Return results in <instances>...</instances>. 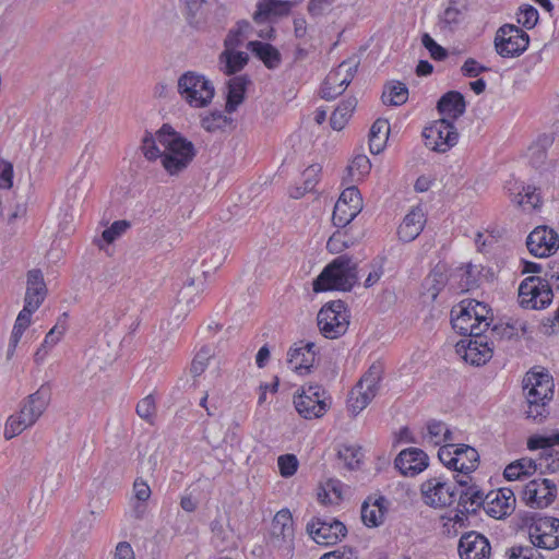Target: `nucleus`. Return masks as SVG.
Returning a JSON list of instances; mask_svg holds the SVG:
<instances>
[{
    "label": "nucleus",
    "instance_id": "obj_58",
    "mask_svg": "<svg viewBox=\"0 0 559 559\" xmlns=\"http://www.w3.org/2000/svg\"><path fill=\"white\" fill-rule=\"evenodd\" d=\"M539 19L538 11L531 4L520 7L518 13V22L526 29L533 28Z\"/></svg>",
    "mask_w": 559,
    "mask_h": 559
},
{
    "label": "nucleus",
    "instance_id": "obj_57",
    "mask_svg": "<svg viewBox=\"0 0 559 559\" xmlns=\"http://www.w3.org/2000/svg\"><path fill=\"white\" fill-rule=\"evenodd\" d=\"M456 447V444H444L440 447L438 451V457L440 462L449 469L459 472L457 464L460 462V457H457V455L455 454Z\"/></svg>",
    "mask_w": 559,
    "mask_h": 559
},
{
    "label": "nucleus",
    "instance_id": "obj_34",
    "mask_svg": "<svg viewBox=\"0 0 559 559\" xmlns=\"http://www.w3.org/2000/svg\"><path fill=\"white\" fill-rule=\"evenodd\" d=\"M248 55L242 51H236L235 48H226L219 55V69L226 75H233L241 71L248 63Z\"/></svg>",
    "mask_w": 559,
    "mask_h": 559
},
{
    "label": "nucleus",
    "instance_id": "obj_41",
    "mask_svg": "<svg viewBox=\"0 0 559 559\" xmlns=\"http://www.w3.org/2000/svg\"><path fill=\"white\" fill-rule=\"evenodd\" d=\"M356 106L357 99L355 97L344 99L331 115L330 124L332 129L337 131L342 130L350 118Z\"/></svg>",
    "mask_w": 559,
    "mask_h": 559
},
{
    "label": "nucleus",
    "instance_id": "obj_48",
    "mask_svg": "<svg viewBox=\"0 0 559 559\" xmlns=\"http://www.w3.org/2000/svg\"><path fill=\"white\" fill-rule=\"evenodd\" d=\"M460 274V288L462 290H471L478 287L479 283V271L476 265L467 263L459 269Z\"/></svg>",
    "mask_w": 559,
    "mask_h": 559
},
{
    "label": "nucleus",
    "instance_id": "obj_26",
    "mask_svg": "<svg viewBox=\"0 0 559 559\" xmlns=\"http://www.w3.org/2000/svg\"><path fill=\"white\" fill-rule=\"evenodd\" d=\"M468 11L466 0H450L439 16L440 28L448 32L456 31L465 21Z\"/></svg>",
    "mask_w": 559,
    "mask_h": 559
},
{
    "label": "nucleus",
    "instance_id": "obj_9",
    "mask_svg": "<svg viewBox=\"0 0 559 559\" xmlns=\"http://www.w3.org/2000/svg\"><path fill=\"white\" fill-rule=\"evenodd\" d=\"M359 61L349 58L329 72L321 86V97L325 100L335 99L350 84L358 70Z\"/></svg>",
    "mask_w": 559,
    "mask_h": 559
},
{
    "label": "nucleus",
    "instance_id": "obj_47",
    "mask_svg": "<svg viewBox=\"0 0 559 559\" xmlns=\"http://www.w3.org/2000/svg\"><path fill=\"white\" fill-rule=\"evenodd\" d=\"M233 119L219 110H214L201 119V126L209 132H215L230 124Z\"/></svg>",
    "mask_w": 559,
    "mask_h": 559
},
{
    "label": "nucleus",
    "instance_id": "obj_35",
    "mask_svg": "<svg viewBox=\"0 0 559 559\" xmlns=\"http://www.w3.org/2000/svg\"><path fill=\"white\" fill-rule=\"evenodd\" d=\"M27 549L26 535L16 532L2 543L0 559H23Z\"/></svg>",
    "mask_w": 559,
    "mask_h": 559
},
{
    "label": "nucleus",
    "instance_id": "obj_20",
    "mask_svg": "<svg viewBox=\"0 0 559 559\" xmlns=\"http://www.w3.org/2000/svg\"><path fill=\"white\" fill-rule=\"evenodd\" d=\"M490 543L483 534L471 531L463 534L459 542L461 559H489Z\"/></svg>",
    "mask_w": 559,
    "mask_h": 559
},
{
    "label": "nucleus",
    "instance_id": "obj_7",
    "mask_svg": "<svg viewBox=\"0 0 559 559\" xmlns=\"http://www.w3.org/2000/svg\"><path fill=\"white\" fill-rule=\"evenodd\" d=\"M294 538L293 515L288 509H282L272 520L270 544L281 556L290 559L295 550Z\"/></svg>",
    "mask_w": 559,
    "mask_h": 559
},
{
    "label": "nucleus",
    "instance_id": "obj_21",
    "mask_svg": "<svg viewBox=\"0 0 559 559\" xmlns=\"http://www.w3.org/2000/svg\"><path fill=\"white\" fill-rule=\"evenodd\" d=\"M47 292L43 272L39 269L29 270L23 309L34 313L44 302Z\"/></svg>",
    "mask_w": 559,
    "mask_h": 559
},
{
    "label": "nucleus",
    "instance_id": "obj_24",
    "mask_svg": "<svg viewBox=\"0 0 559 559\" xmlns=\"http://www.w3.org/2000/svg\"><path fill=\"white\" fill-rule=\"evenodd\" d=\"M316 344L313 342L300 341L295 343L287 353V362L300 374H308L316 357Z\"/></svg>",
    "mask_w": 559,
    "mask_h": 559
},
{
    "label": "nucleus",
    "instance_id": "obj_40",
    "mask_svg": "<svg viewBox=\"0 0 559 559\" xmlns=\"http://www.w3.org/2000/svg\"><path fill=\"white\" fill-rule=\"evenodd\" d=\"M32 314L33 312L24 309H22L17 314L8 346L7 356L9 359L14 355L15 348L21 341L23 333L29 326L32 322Z\"/></svg>",
    "mask_w": 559,
    "mask_h": 559
},
{
    "label": "nucleus",
    "instance_id": "obj_10",
    "mask_svg": "<svg viewBox=\"0 0 559 559\" xmlns=\"http://www.w3.org/2000/svg\"><path fill=\"white\" fill-rule=\"evenodd\" d=\"M381 368L372 365L352 390L348 399V409L357 415L374 399L379 391Z\"/></svg>",
    "mask_w": 559,
    "mask_h": 559
},
{
    "label": "nucleus",
    "instance_id": "obj_55",
    "mask_svg": "<svg viewBox=\"0 0 559 559\" xmlns=\"http://www.w3.org/2000/svg\"><path fill=\"white\" fill-rule=\"evenodd\" d=\"M353 243L346 231L337 230L329 238L326 248L331 253H340Z\"/></svg>",
    "mask_w": 559,
    "mask_h": 559
},
{
    "label": "nucleus",
    "instance_id": "obj_28",
    "mask_svg": "<svg viewBox=\"0 0 559 559\" xmlns=\"http://www.w3.org/2000/svg\"><path fill=\"white\" fill-rule=\"evenodd\" d=\"M476 321L473 319V311L469 309L468 300L461 301L456 307L451 310V324L452 328L461 335L468 336L474 332H481L474 330Z\"/></svg>",
    "mask_w": 559,
    "mask_h": 559
},
{
    "label": "nucleus",
    "instance_id": "obj_61",
    "mask_svg": "<svg viewBox=\"0 0 559 559\" xmlns=\"http://www.w3.org/2000/svg\"><path fill=\"white\" fill-rule=\"evenodd\" d=\"M421 43L424 47L429 51L432 59L437 61H442L448 57V51L437 44L429 34L425 33L421 37Z\"/></svg>",
    "mask_w": 559,
    "mask_h": 559
},
{
    "label": "nucleus",
    "instance_id": "obj_18",
    "mask_svg": "<svg viewBox=\"0 0 559 559\" xmlns=\"http://www.w3.org/2000/svg\"><path fill=\"white\" fill-rule=\"evenodd\" d=\"M556 496L557 486L547 478L533 479L523 489V500L532 508L548 507Z\"/></svg>",
    "mask_w": 559,
    "mask_h": 559
},
{
    "label": "nucleus",
    "instance_id": "obj_15",
    "mask_svg": "<svg viewBox=\"0 0 559 559\" xmlns=\"http://www.w3.org/2000/svg\"><path fill=\"white\" fill-rule=\"evenodd\" d=\"M420 493L424 502L435 509L449 507L456 499L455 490L442 475L425 480L420 485Z\"/></svg>",
    "mask_w": 559,
    "mask_h": 559
},
{
    "label": "nucleus",
    "instance_id": "obj_39",
    "mask_svg": "<svg viewBox=\"0 0 559 559\" xmlns=\"http://www.w3.org/2000/svg\"><path fill=\"white\" fill-rule=\"evenodd\" d=\"M455 454L460 457V462L457 464L459 473L471 474L477 468L479 454L473 447L467 444H457L455 448Z\"/></svg>",
    "mask_w": 559,
    "mask_h": 559
},
{
    "label": "nucleus",
    "instance_id": "obj_45",
    "mask_svg": "<svg viewBox=\"0 0 559 559\" xmlns=\"http://www.w3.org/2000/svg\"><path fill=\"white\" fill-rule=\"evenodd\" d=\"M536 471L540 474L554 473L559 469V447L552 451L540 452L539 457L534 460Z\"/></svg>",
    "mask_w": 559,
    "mask_h": 559
},
{
    "label": "nucleus",
    "instance_id": "obj_1",
    "mask_svg": "<svg viewBox=\"0 0 559 559\" xmlns=\"http://www.w3.org/2000/svg\"><path fill=\"white\" fill-rule=\"evenodd\" d=\"M51 399V390L48 384L29 394L22 403L19 413L11 415L5 424L4 438L10 440L25 429L32 427L48 407Z\"/></svg>",
    "mask_w": 559,
    "mask_h": 559
},
{
    "label": "nucleus",
    "instance_id": "obj_5",
    "mask_svg": "<svg viewBox=\"0 0 559 559\" xmlns=\"http://www.w3.org/2000/svg\"><path fill=\"white\" fill-rule=\"evenodd\" d=\"M552 298L554 293L547 278L533 275L520 284L519 304L524 309H545L552 302Z\"/></svg>",
    "mask_w": 559,
    "mask_h": 559
},
{
    "label": "nucleus",
    "instance_id": "obj_13",
    "mask_svg": "<svg viewBox=\"0 0 559 559\" xmlns=\"http://www.w3.org/2000/svg\"><path fill=\"white\" fill-rule=\"evenodd\" d=\"M457 353L463 352V358L473 366H481L490 360L493 353V342L486 332H474L468 338L456 344Z\"/></svg>",
    "mask_w": 559,
    "mask_h": 559
},
{
    "label": "nucleus",
    "instance_id": "obj_30",
    "mask_svg": "<svg viewBox=\"0 0 559 559\" xmlns=\"http://www.w3.org/2000/svg\"><path fill=\"white\" fill-rule=\"evenodd\" d=\"M368 498L361 506V521L368 527H378L384 520L386 514V499L380 496L370 503Z\"/></svg>",
    "mask_w": 559,
    "mask_h": 559
},
{
    "label": "nucleus",
    "instance_id": "obj_19",
    "mask_svg": "<svg viewBox=\"0 0 559 559\" xmlns=\"http://www.w3.org/2000/svg\"><path fill=\"white\" fill-rule=\"evenodd\" d=\"M526 246L533 255L544 258L558 250L559 236L547 226H537L527 236Z\"/></svg>",
    "mask_w": 559,
    "mask_h": 559
},
{
    "label": "nucleus",
    "instance_id": "obj_31",
    "mask_svg": "<svg viewBox=\"0 0 559 559\" xmlns=\"http://www.w3.org/2000/svg\"><path fill=\"white\" fill-rule=\"evenodd\" d=\"M486 495L477 485L461 489L457 499L459 512L463 515L474 514L486 503Z\"/></svg>",
    "mask_w": 559,
    "mask_h": 559
},
{
    "label": "nucleus",
    "instance_id": "obj_14",
    "mask_svg": "<svg viewBox=\"0 0 559 559\" xmlns=\"http://www.w3.org/2000/svg\"><path fill=\"white\" fill-rule=\"evenodd\" d=\"M306 531L317 544L324 546L337 544L347 534L345 524L331 518H313Z\"/></svg>",
    "mask_w": 559,
    "mask_h": 559
},
{
    "label": "nucleus",
    "instance_id": "obj_60",
    "mask_svg": "<svg viewBox=\"0 0 559 559\" xmlns=\"http://www.w3.org/2000/svg\"><path fill=\"white\" fill-rule=\"evenodd\" d=\"M277 465L283 477H290L297 472L298 460L294 454H283L278 456Z\"/></svg>",
    "mask_w": 559,
    "mask_h": 559
},
{
    "label": "nucleus",
    "instance_id": "obj_54",
    "mask_svg": "<svg viewBox=\"0 0 559 559\" xmlns=\"http://www.w3.org/2000/svg\"><path fill=\"white\" fill-rule=\"evenodd\" d=\"M213 353L209 346L202 347L198 354L194 356L190 371L194 377H198L204 372L206 369L210 359L212 358Z\"/></svg>",
    "mask_w": 559,
    "mask_h": 559
},
{
    "label": "nucleus",
    "instance_id": "obj_63",
    "mask_svg": "<svg viewBox=\"0 0 559 559\" xmlns=\"http://www.w3.org/2000/svg\"><path fill=\"white\" fill-rule=\"evenodd\" d=\"M130 223L127 221H116L110 227L106 228L102 237L107 243H112L118 237H120L128 228Z\"/></svg>",
    "mask_w": 559,
    "mask_h": 559
},
{
    "label": "nucleus",
    "instance_id": "obj_36",
    "mask_svg": "<svg viewBox=\"0 0 559 559\" xmlns=\"http://www.w3.org/2000/svg\"><path fill=\"white\" fill-rule=\"evenodd\" d=\"M507 189L512 195V201L519 205L528 204L535 209L539 202V195L536 193V188L527 186L525 187L522 182H508Z\"/></svg>",
    "mask_w": 559,
    "mask_h": 559
},
{
    "label": "nucleus",
    "instance_id": "obj_43",
    "mask_svg": "<svg viewBox=\"0 0 559 559\" xmlns=\"http://www.w3.org/2000/svg\"><path fill=\"white\" fill-rule=\"evenodd\" d=\"M469 309L473 311V319L476 321L474 330L487 332L490 325L491 317L489 316L491 309L487 304L477 300H468Z\"/></svg>",
    "mask_w": 559,
    "mask_h": 559
},
{
    "label": "nucleus",
    "instance_id": "obj_29",
    "mask_svg": "<svg viewBox=\"0 0 559 559\" xmlns=\"http://www.w3.org/2000/svg\"><path fill=\"white\" fill-rule=\"evenodd\" d=\"M438 111L452 122L461 117L466 110L464 96L457 91L447 92L437 104Z\"/></svg>",
    "mask_w": 559,
    "mask_h": 559
},
{
    "label": "nucleus",
    "instance_id": "obj_17",
    "mask_svg": "<svg viewBox=\"0 0 559 559\" xmlns=\"http://www.w3.org/2000/svg\"><path fill=\"white\" fill-rule=\"evenodd\" d=\"M158 143L166 150L164 154L183 158L197 155L193 143L177 132L170 124H163L156 132Z\"/></svg>",
    "mask_w": 559,
    "mask_h": 559
},
{
    "label": "nucleus",
    "instance_id": "obj_62",
    "mask_svg": "<svg viewBox=\"0 0 559 559\" xmlns=\"http://www.w3.org/2000/svg\"><path fill=\"white\" fill-rule=\"evenodd\" d=\"M488 335L492 342L495 338L511 340L518 336V328L511 323L498 324L490 330Z\"/></svg>",
    "mask_w": 559,
    "mask_h": 559
},
{
    "label": "nucleus",
    "instance_id": "obj_3",
    "mask_svg": "<svg viewBox=\"0 0 559 559\" xmlns=\"http://www.w3.org/2000/svg\"><path fill=\"white\" fill-rule=\"evenodd\" d=\"M177 90L180 97L193 108L209 106L215 96L212 81L195 71L182 73L178 79Z\"/></svg>",
    "mask_w": 559,
    "mask_h": 559
},
{
    "label": "nucleus",
    "instance_id": "obj_52",
    "mask_svg": "<svg viewBox=\"0 0 559 559\" xmlns=\"http://www.w3.org/2000/svg\"><path fill=\"white\" fill-rule=\"evenodd\" d=\"M527 403V409L525 411L526 417L535 421H542L546 418L548 411V402L539 401L534 396H525Z\"/></svg>",
    "mask_w": 559,
    "mask_h": 559
},
{
    "label": "nucleus",
    "instance_id": "obj_27",
    "mask_svg": "<svg viewBox=\"0 0 559 559\" xmlns=\"http://www.w3.org/2000/svg\"><path fill=\"white\" fill-rule=\"evenodd\" d=\"M425 215L421 209H413L397 228V236L403 242L415 240L424 229Z\"/></svg>",
    "mask_w": 559,
    "mask_h": 559
},
{
    "label": "nucleus",
    "instance_id": "obj_8",
    "mask_svg": "<svg viewBox=\"0 0 559 559\" xmlns=\"http://www.w3.org/2000/svg\"><path fill=\"white\" fill-rule=\"evenodd\" d=\"M530 543L538 548L554 550L559 547V519L534 513L528 524Z\"/></svg>",
    "mask_w": 559,
    "mask_h": 559
},
{
    "label": "nucleus",
    "instance_id": "obj_51",
    "mask_svg": "<svg viewBox=\"0 0 559 559\" xmlns=\"http://www.w3.org/2000/svg\"><path fill=\"white\" fill-rule=\"evenodd\" d=\"M537 548L532 543L530 545H514L507 552L508 559H544Z\"/></svg>",
    "mask_w": 559,
    "mask_h": 559
},
{
    "label": "nucleus",
    "instance_id": "obj_46",
    "mask_svg": "<svg viewBox=\"0 0 559 559\" xmlns=\"http://www.w3.org/2000/svg\"><path fill=\"white\" fill-rule=\"evenodd\" d=\"M371 163L367 155L360 154L354 157L347 166V173L352 181H360L370 173Z\"/></svg>",
    "mask_w": 559,
    "mask_h": 559
},
{
    "label": "nucleus",
    "instance_id": "obj_4",
    "mask_svg": "<svg viewBox=\"0 0 559 559\" xmlns=\"http://www.w3.org/2000/svg\"><path fill=\"white\" fill-rule=\"evenodd\" d=\"M294 405L305 419L321 418L331 407V397L320 384H308L294 396Z\"/></svg>",
    "mask_w": 559,
    "mask_h": 559
},
{
    "label": "nucleus",
    "instance_id": "obj_50",
    "mask_svg": "<svg viewBox=\"0 0 559 559\" xmlns=\"http://www.w3.org/2000/svg\"><path fill=\"white\" fill-rule=\"evenodd\" d=\"M160 160L164 169L170 176H175L183 171L191 164L193 158L187 156H185L183 158H179L173 155L163 154Z\"/></svg>",
    "mask_w": 559,
    "mask_h": 559
},
{
    "label": "nucleus",
    "instance_id": "obj_12",
    "mask_svg": "<svg viewBox=\"0 0 559 559\" xmlns=\"http://www.w3.org/2000/svg\"><path fill=\"white\" fill-rule=\"evenodd\" d=\"M423 136L427 147L438 153H445L457 143L459 132L451 120L441 118L426 127Z\"/></svg>",
    "mask_w": 559,
    "mask_h": 559
},
{
    "label": "nucleus",
    "instance_id": "obj_42",
    "mask_svg": "<svg viewBox=\"0 0 559 559\" xmlns=\"http://www.w3.org/2000/svg\"><path fill=\"white\" fill-rule=\"evenodd\" d=\"M535 472V461L530 457H522L507 465L503 475L508 480H516L523 476H531Z\"/></svg>",
    "mask_w": 559,
    "mask_h": 559
},
{
    "label": "nucleus",
    "instance_id": "obj_11",
    "mask_svg": "<svg viewBox=\"0 0 559 559\" xmlns=\"http://www.w3.org/2000/svg\"><path fill=\"white\" fill-rule=\"evenodd\" d=\"M530 36L522 28L506 24L501 26L495 37V48L503 58H513L522 55L528 47Z\"/></svg>",
    "mask_w": 559,
    "mask_h": 559
},
{
    "label": "nucleus",
    "instance_id": "obj_44",
    "mask_svg": "<svg viewBox=\"0 0 559 559\" xmlns=\"http://www.w3.org/2000/svg\"><path fill=\"white\" fill-rule=\"evenodd\" d=\"M427 439L428 442L440 445L442 442L452 440V432L447 425L440 420H430L427 424Z\"/></svg>",
    "mask_w": 559,
    "mask_h": 559
},
{
    "label": "nucleus",
    "instance_id": "obj_25",
    "mask_svg": "<svg viewBox=\"0 0 559 559\" xmlns=\"http://www.w3.org/2000/svg\"><path fill=\"white\" fill-rule=\"evenodd\" d=\"M486 513L495 519H501L509 514L515 503V497L511 489L500 488L486 495Z\"/></svg>",
    "mask_w": 559,
    "mask_h": 559
},
{
    "label": "nucleus",
    "instance_id": "obj_6",
    "mask_svg": "<svg viewBox=\"0 0 559 559\" xmlns=\"http://www.w3.org/2000/svg\"><path fill=\"white\" fill-rule=\"evenodd\" d=\"M321 333L326 338H337L344 335L349 325V314L342 300L324 305L317 317Z\"/></svg>",
    "mask_w": 559,
    "mask_h": 559
},
{
    "label": "nucleus",
    "instance_id": "obj_49",
    "mask_svg": "<svg viewBox=\"0 0 559 559\" xmlns=\"http://www.w3.org/2000/svg\"><path fill=\"white\" fill-rule=\"evenodd\" d=\"M251 24L247 20H240L237 22L236 27L231 28L225 40L224 45L226 48H236L241 45L243 37L250 31Z\"/></svg>",
    "mask_w": 559,
    "mask_h": 559
},
{
    "label": "nucleus",
    "instance_id": "obj_64",
    "mask_svg": "<svg viewBox=\"0 0 559 559\" xmlns=\"http://www.w3.org/2000/svg\"><path fill=\"white\" fill-rule=\"evenodd\" d=\"M320 559H358L357 550L350 546H342L333 551L326 552Z\"/></svg>",
    "mask_w": 559,
    "mask_h": 559
},
{
    "label": "nucleus",
    "instance_id": "obj_23",
    "mask_svg": "<svg viewBox=\"0 0 559 559\" xmlns=\"http://www.w3.org/2000/svg\"><path fill=\"white\" fill-rule=\"evenodd\" d=\"M552 378L546 372L530 371L523 379L525 396H534L539 401L549 402L554 394Z\"/></svg>",
    "mask_w": 559,
    "mask_h": 559
},
{
    "label": "nucleus",
    "instance_id": "obj_33",
    "mask_svg": "<svg viewBox=\"0 0 559 559\" xmlns=\"http://www.w3.org/2000/svg\"><path fill=\"white\" fill-rule=\"evenodd\" d=\"M247 47L267 69L273 70L280 67L282 55L273 45L260 40H251Z\"/></svg>",
    "mask_w": 559,
    "mask_h": 559
},
{
    "label": "nucleus",
    "instance_id": "obj_22",
    "mask_svg": "<svg viewBox=\"0 0 559 559\" xmlns=\"http://www.w3.org/2000/svg\"><path fill=\"white\" fill-rule=\"evenodd\" d=\"M395 467L404 476H415L429 465L428 455L418 448L402 450L394 461Z\"/></svg>",
    "mask_w": 559,
    "mask_h": 559
},
{
    "label": "nucleus",
    "instance_id": "obj_2",
    "mask_svg": "<svg viewBox=\"0 0 559 559\" xmlns=\"http://www.w3.org/2000/svg\"><path fill=\"white\" fill-rule=\"evenodd\" d=\"M358 281V265L352 257L342 254L329 263L313 281L316 293L326 290L350 292Z\"/></svg>",
    "mask_w": 559,
    "mask_h": 559
},
{
    "label": "nucleus",
    "instance_id": "obj_59",
    "mask_svg": "<svg viewBox=\"0 0 559 559\" xmlns=\"http://www.w3.org/2000/svg\"><path fill=\"white\" fill-rule=\"evenodd\" d=\"M135 412L139 417L152 424L156 414V404L154 397L152 395H147L139 401Z\"/></svg>",
    "mask_w": 559,
    "mask_h": 559
},
{
    "label": "nucleus",
    "instance_id": "obj_38",
    "mask_svg": "<svg viewBox=\"0 0 559 559\" xmlns=\"http://www.w3.org/2000/svg\"><path fill=\"white\" fill-rule=\"evenodd\" d=\"M390 133V124L386 119H377L369 132V148L372 154H379L383 151L385 141Z\"/></svg>",
    "mask_w": 559,
    "mask_h": 559
},
{
    "label": "nucleus",
    "instance_id": "obj_32",
    "mask_svg": "<svg viewBox=\"0 0 559 559\" xmlns=\"http://www.w3.org/2000/svg\"><path fill=\"white\" fill-rule=\"evenodd\" d=\"M250 83L247 75H237L231 78L227 83V99L225 110L227 114H233L237 110L238 106L245 100L247 86Z\"/></svg>",
    "mask_w": 559,
    "mask_h": 559
},
{
    "label": "nucleus",
    "instance_id": "obj_56",
    "mask_svg": "<svg viewBox=\"0 0 559 559\" xmlns=\"http://www.w3.org/2000/svg\"><path fill=\"white\" fill-rule=\"evenodd\" d=\"M559 443V435L546 437V436H533L527 441V448L530 450H542V452L552 451L556 444Z\"/></svg>",
    "mask_w": 559,
    "mask_h": 559
},
{
    "label": "nucleus",
    "instance_id": "obj_37",
    "mask_svg": "<svg viewBox=\"0 0 559 559\" xmlns=\"http://www.w3.org/2000/svg\"><path fill=\"white\" fill-rule=\"evenodd\" d=\"M382 103L386 106H401L408 99V88L400 81H391L383 87Z\"/></svg>",
    "mask_w": 559,
    "mask_h": 559
},
{
    "label": "nucleus",
    "instance_id": "obj_16",
    "mask_svg": "<svg viewBox=\"0 0 559 559\" xmlns=\"http://www.w3.org/2000/svg\"><path fill=\"white\" fill-rule=\"evenodd\" d=\"M362 210V198L357 187L344 189L335 203L332 221L338 228L346 227Z\"/></svg>",
    "mask_w": 559,
    "mask_h": 559
},
{
    "label": "nucleus",
    "instance_id": "obj_53",
    "mask_svg": "<svg viewBox=\"0 0 559 559\" xmlns=\"http://www.w3.org/2000/svg\"><path fill=\"white\" fill-rule=\"evenodd\" d=\"M157 135H153L152 132L146 131L145 135L142 139L141 150L143 155L148 160H156L157 158H162L163 154L158 146L156 145Z\"/></svg>",
    "mask_w": 559,
    "mask_h": 559
}]
</instances>
